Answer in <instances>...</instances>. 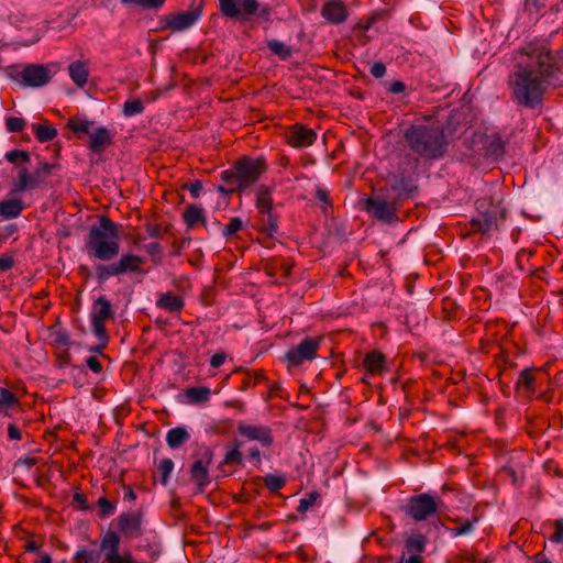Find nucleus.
<instances>
[{"label": "nucleus", "mask_w": 563, "mask_h": 563, "mask_svg": "<svg viewBox=\"0 0 563 563\" xmlns=\"http://www.w3.org/2000/svg\"><path fill=\"white\" fill-rule=\"evenodd\" d=\"M558 70L556 60L548 41L526 43L518 52V62L507 84L517 107L541 113L544 95Z\"/></svg>", "instance_id": "1"}, {"label": "nucleus", "mask_w": 563, "mask_h": 563, "mask_svg": "<svg viewBox=\"0 0 563 563\" xmlns=\"http://www.w3.org/2000/svg\"><path fill=\"white\" fill-rule=\"evenodd\" d=\"M404 139L415 154L427 161L442 158L449 146L445 132L440 126L413 124L405 131Z\"/></svg>", "instance_id": "2"}, {"label": "nucleus", "mask_w": 563, "mask_h": 563, "mask_svg": "<svg viewBox=\"0 0 563 563\" xmlns=\"http://www.w3.org/2000/svg\"><path fill=\"white\" fill-rule=\"evenodd\" d=\"M119 228L120 225L109 217L101 216L99 225H92L86 236L85 246L88 255L102 262L117 257L120 252Z\"/></svg>", "instance_id": "3"}, {"label": "nucleus", "mask_w": 563, "mask_h": 563, "mask_svg": "<svg viewBox=\"0 0 563 563\" xmlns=\"http://www.w3.org/2000/svg\"><path fill=\"white\" fill-rule=\"evenodd\" d=\"M477 214L470 221L473 232L487 234L497 230L499 222L506 218V209L500 201L492 197H483L476 200Z\"/></svg>", "instance_id": "4"}, {"label": "nucleus", "mask_w": 563, "mask_h": 563, "mask_svg": "<svg viewBox=\"0 0 563 563\" xmlns=\"http://www.w3.org/2000/svg\"><path fill=\"white\" fill-rule=\"evenodd\" d=\"M444 504L441 498L429 493H421L409 497L402 506L404 512L415 521H427L438 516Z\"/></svg>", "instance_id": "5"}, {"label": "nucleus", "mask_w": 563, "mask_h": 563, "mask_svg": "<svg viewBox=\"0 0 563 563\" xmlns=\"http://www.w3.org/2000/svg\"><path fill=\"white\" fill-rule=\"evenodd\" d=\"M233 173L240 181V186L244 191L254 186L260 177L266 173L267 163L264 157H251L243 155L239 157L232 165Z\"/></svg>", "instance_id": "6"}, {"label": "nucleus", "mask_w": 563, "mask_h": 563, "mask_svg": "<svg viewBox=\"0 0 563 563\" xmlns=\"http://www.w3.org/2000/svg\"><path fill=\"white\" fill-rule=\"evenodd\" d=\"M54 168L55 165L48 162H40L33 173H30L27 167L22 166L12 184L11 192L21 194L43 187Z\"/></svg>", "instance_id": "7"}, {"label": "nucleus", "mask_w": 563, "mask_h": 563, "mask_svg": "<svg viewBox=\"0 0 563 563\" xmlns=\"http://www.w3.org/2000/svg\"><path fill=\"white\" fill-rule=\"evenodd\" d=\"M144 263V257L131 253H124L117 262L108 265H96V278L99 283H103L112 276H120L126 273H143L141 266Z\"/></svg>", "instance_id": "8"}, {"label": "nucleus", "mask_w": 563, "mask_h": 563, "mask_svg": "<svg viewBox=\"0 0 563 563\" xmlns=\"http://www.w3.org/2000/svg\"><path fill=\"white\" fill-rule=\"evenodd\" d=\"M220 13L228 19L247 22L260 8L257 0H218Z\"/></svg>", "instance_id": "9"}, {"label": "nucleus", "mask_w": 563, "mask_h": 563, "mask_svg": "<svg viewBox=\"0 0 563 563\" xmlns=\"http://www.w3.org/2000/svg\"><path fill=\"white\" fill-rule=\"evenodd\" d=\"M400 208L398 199L386 201L382 195L368 197L364 201V210L371 213L375 219L385 223H391L397 220V212Z\"/></svg>", "instance_id": "10"}, {"label": "nucleus", "mask_w": 563, "mask_h": 563, "mask_svg": "<svg viewBox=\"0 0 563 563\" xmlns=\"http://www.w3.org/2000/svg\"><path fill=\"white\" fill-rule=\"evenodd\" d=\"M9 76L30 87H42L51 80L49 69L41 64L26 65L22 70L15 66L10 67Z\"/></svg>", "instance_id": "11"}, {"label": "nucleus", "mask_w": 563, "mask_h": 563, "mask_svg": "<svg viewBox=\"0 0 563 563\" xmlns=\"http://www.w3.org/2000/svg\"><path fill=\"white\" fill-rule=\"evenodd\" d=\"M322 341L321 336H306L298 345L286 352L285 361L291 366H300L303 362L313 361Z\"/></svg>", "instance_id": "12"}, {"label": "nucleus", "mask_w": 563, "mask_h": 563, "mask_svg": "<svg viewBox=\"0 0 563 563\" xmlns=\"http://www.w3.org/2000/svg\"><path fill=\"white\" fill-rule=\"evenodd\" d=\"M90 318L93 334L98 339L107 338L106 321L114 318V311L106 297L101 296L95 300Z\"/></svg>", "instance_id": "13"}, {"label": "nucleus", "mask_w": 563, "mask_h": 563, "mask_svg": "<svg viewBox=\"0 0 563 563\" xmlns=\"http://www.w3.org/2000/svg\"><path fill=\"white\" fill-rule=\"evenodd\" d=\"M202 7L199 5L189 11H181L174 14H168L163 18L164 24L162 30L169 29L173 32H181L191 27L200 19Z\"/></svg>", "instance_id": "14"}, {"label": "nucleus", "mask_w": 563, "mask_h": 563, "mask_svg": "<svg viewBox=\"0 0 563 563\" xmlns=\"http://www.w3.org/2000/svg\"><path fill=\"white\" fill-rule=\"evenodd\" d=\"M212 460V450L205 446L200 457L195 461L190 467V478L197 484L199 492H203L205 487L210 483L209 466Z\"/></svg>", "instance_id": "15"}, {"label": "nucleus", "mask_w": 563, "mask_h": 563, "mask_svg": "<svg viewBox=\"0 0 563 563\" xmlns=\"http://www.w3.org/2000/svg\"><path fill=\"white\" fill-rule=\"evenodd\" d=\"M119 532L125 539H136L143 534V515L141 511H125L117 518Z\"/></svg>", "instance_id": "16"}, {"label": "nucleus", "mask_w": 563, "mask_h": 563, "mask_svg": "<svg viewBox=\"0 0 563 563\" xmlns=\"http://www.w3.org/2000/svg\"><path fill=\"white\" fill-rule=\"evenodd\" d=\"M288 145L295 148H305L311 146L317 140L314 130L303 124L296 123L288 128L285 134Z\"/></svg>", "instance_id": "17"}, {"label": "nucleus", "mask_w": 563, "mask_h": 563, "mask_svg": "<svg viewBox=\"0 0 563 563\" xmlns=\"http://www.w3.org/2000/svg\"><path fill=\"white\" fill-rule=\"evenodd\" d=\"M238 432L250 441L260 442L265 448H269L274 443L272 429L267 426L247 424L241 421L238 423Z\"/></svg>", "instance_id": "18"}, {"label": "nucleus", "mask_w": 563, "mask_h": 563, "mask_svg": "<svg viewBox=\"0 0 563 563\" xmlns=\"http://www.w3.org/2000/svg\"><path fill=\"white\" fill-rule=\"evenodd\" d=\"M542 374L536 368H526L520 372L516 382V390L526 398H531L538 390Z\"/></svg>", "instance_id": "19"}, {"label": "nucleus", "mask_w": 563, "mask_h": 563, "mask_svg": "<svg viewBox=\"0 0 563 563\" xmlns=\"http://www.w3.org/2000/svg\"><path fill=\"white\" fill-rule=\"evenodd\" d=\"M321 15L329 23L340 24L347 19V9L341 0H328L321 8Z\"/></svg>", "instance_id": "20"}, {"label": "nucleus", "mask_w": 563, "mask_h": 563, "mask_svg": "<svg viewBox=\"0 0 563 563\" xmlns=\"http://www.w3.org/2000/svg\"><path fill=\"white\" fill-rule=\"evenodd\" d=\"M113 143V135L106 126H100L90 133L88 147L97 154H101Z\"/></svg>", "instance_id": "21"}, {"label": "nucleus", "mask_w": 563, "mask_h": 563, "mask_svg": "<svg viewBox=\"0 0 563 563\" xmlns=\"http://www.w3.org/2000/svg\"><path fill=\"white\" fill-rule=\"evenodd\" d=\"M363 366L368 376L380 375L386 371V357L379 351H371L363 358Z\"/></svg>", "instance_id": "22"}, {"label": "nucleus", "mask_w": 563, "mask_h": 563, "mask_svg": "<svg viewBox=\"0 0 563 563\" xmlns=\"http://www.w3.org/2000/svg\"><path fill=\"white\" fill-rule=\"evenodd\" d=\"M220 179L223 181V185L217 186V191L224 195L231 196L234 192H244V189L240 186V181L236 177V174L233 173V168H229L222 170L220 174Z\"/></svg>", "instance_id": "23"}, {"label": "nucleus", "mask_w": 563, "mask_h": 563, "mask_svg": "<svg viewBox=\"0 0 563 563\" xmlns=\"http://www.w3.org/2000/svg\"><path fill=\"white\" fill-rule=\"evenodd\" d=\"M68 75L77 87L84 88L89 77L88 62L75 60L70 63L68 66Z\"/></svg>", "instance_id": "24"}, {"label": "nucleus", "mask_w": 563, "mask_h": 563, "mask_svg": "<svg viewBox=\"0 0 563 563\" xmlns=\"http://www.w3.org/2000/svg\"><path fill=\"white\" fill-rule=\"evenodd\" d=\"M156 306L167 312L178 313L184 309L185 301L183 297L167 291L159 295L158 299L156 300Z\"/></svg>", "instance_id": "25"}, {"label": "nucleus", "mask_w": 563, "mask_h": 563, "mask_svg": "<svg viewBox=\"0 0 563 563\" xmlns=\"http://www.w3.org/2000/svg\"><path fill=\"white\" fill-rule=\"evenodd\" d=\"M183 220L188 229H194L199 223L207 227L205 210L198 205L188 206L183 213Z\"/></svg>", "instance_id": "26"}, {"label": "nucleus", "mask_w": 563, "mask_h": 563, "mask_svg": "<svg viewBox=\"0 0 563 563\" xmlns=\"http://www.w3.org/2000/svg\"><path fill=\"white\" fill-rule=\"evenodd\" d=\"M24 205L21 199H8L0 201V216L4 219L18 218Z\"/></svg>", "instance_id": "27"}, {"label": "nucleus", "mask_w": 563, "mask_h": 563, "mask_svg": "<svg viewBox=\"0 0 563 563\" xmlns=\"http://www.w3.org/2000/svg\"><path fill=\"white\" fill-rule=\"evenodd\" d=\"M189 404H205L210 399L211 390L207 386L189 387L185 390Z\"/></svg>", "instance_id": "28"}, {"label": "nucleus", "mask_w": 563, "mask_h": 563, "mask_svg": "<svg viewBox=\"0 0 563 563\" xmlns=\"http://www.w3.org/2000/svg\"><path fill=\"white\" fill-rule=\"evenodd\" d=\"M190 435L186 428L176 427L168 430L166 434V442L170 449H177L189 440Z\"/></svg>", "instance_id": "29"}, {"label": "nucleus", "mask_w": 563, "mask_h": 563, "mask_svg": "<svg viewBox=\"0 0 563 563\" xmlns=\"http://www.w3.org/2000/svg\"><path fill=\"white\" fill-rule=\"evenodd\" d=\"M256 208L258 212L273 209L272 189L267 185H261L256 190Z\"/></svg>", "instance_id": "30"}, {"label": "nucleus", "mask_w": 563, "mask_h": 563, "mask_svg": "<svg viewBox=\"0 0 563 563\" xmlns=\"http://www.w3.org/2000/svg\"><path fill=\"white\" fill-rule=\"evenodd\" d=\"M261 214V228L271 238H273L278 231V217L273 213V209H268L266 212H260Z\"/></svg>", "instance_id": "31"}, {"label": "nucleus", "mask_w": 563, "mask_h": 563, "mask_svg": "<svg viewBox=\"0 0 563 563\" xmlns=\"http://www.w3.org/2000/svg\"><path fill=\"white\" fill-rule=\"evenodd\" d=\"M32 130L36 140L41 143L52 141L57 136V130L47 122L43 124H32Z\"/></svg>", "instance_id": "32"}, {"label": "nucleus", "mask_w": 563, "mask_h": 563, "mask_svg": "<svg viewBox=\"0 0 563 563\" xmlns=\"http://www.w3.org/2000/svg\"><path fill=\"white\" fill-rule=\"evenodd\" d=\"M505 142L498 134L493 135L486 146V155L494 159L503 158L505 155Z\"/></svg>", "instance_id": "33"}, {"label": "nucleus", "mask_w": 563, "mask_h": 563, "mask_svg": "<svg viewBox=\"0 0 563 563\" xmlns=\"http://www.w3.org/2000/svg\"><path fill=\"white\" fill-rule=\"evenodd\" d=\"M20 406L19 398L9 389L0 387V412L9 416L8 410Z\"/></svg>", "instance_id": "34"}, {"label": "nucleus", "mask_w": 563, "mask_h": 563, "mask_svg": "<svg viewBox=\"0 0 563 563\" xmlns=\"http://www.w3.org/2000/svg\"><path fill=\"white\" fill-rule=\"evenodd\" d=\"M393 189L398 191V196L395 199H398V202H400L404 197L413 198L415 194L418 191V186L412 185L402 177L393 185Z\"/></svg>", "instance_id": "35"}, {"label": "nucleus", "mask_w": 563, "mask_h": 563, "mask_svg": "<svg viewBox=\"0 0 563 563\" xmlns=\"http://www.w3.org/2000/svg\"><path fill=\"white\" fill-rule=\"evenodd\" d=\"M242 443L239 440L232 442V448L229 449L224 455L222 464L224 465H241L243 463V455L240 451Z\"/></svg>", "instance_id": "36"}, {"label": "nucleus", "mask_w": 563, "mask_h": 563, "mask_svg": "<svg viewBox=\"0 0 563 563\" xmlns=\"http://www.w3.org/2000/svg\"><path fill=\"white\" fill-rule=\"evenodd\" d=\"M268 49L280 59L286 60L291 57L292 48L278 40L267 41Z\"/></svg>", "instance_id": "37"}, {"label": "nucleus", "mask_w": 563, "mask_h": 563, "mask_svg": "<svg viewBox=\"0 0 563 563\" xmlns=\"http://www.w3.org/2000/svg\"><path fill=\"white\" fill-rule=\"evenodd\" d=\"M478 521L477 517H473L472 519L462 520L460 518L455 519L454 522L457 523L456 527L451 528L450 531L453 536L459 537L466 533H470L474 525Z\"/></svg>", "instance_id": "38"}, {"label": "nucleus", "mask_w": 563, "mask_h": 563, "mask_svg": "<svg viewBox=\"0 0 563 563\" xmlns=\"http://www.w3.org/2000/svg\"><path fill=\"white\" fill-rule=\"evenodd\" d=\"M97 505L99 507L98 516L101 519H107L115 512L117 503L109 500L106 496L99 497Z\"/></svg>", "instance_id": "39"}, {"label": "nucleus", "mask_w": 563, "mask_h": 563, "mask_svg": "<svg viewBox=\"0 0 563 563\" xmlns=\"http://www.w3.org/2000/svg\"><path fill=\"white\" fill-rule=\"evenodd\" d=\"M427 543V538L421 533L411 534L406 540V549L408 552L416 551L418 553L424 551V547Z\"/></svg>", "instance_id": "40"}, {"label": "nucleus", "mask_w": 563, "mask_h": 563, "mask_svg": "<svg viewBox=\"0 0 563 563\" xmlns=\"http://www.w3.org/2000/svg\"><path fill=\"white\" fill-rule=\"evenodd\" d=\"M263 379H265V374L263 371H256L254 374L245 371V376L241 382L240 390L245 391L249 388L256 386Z\"/></svg>", "instance_id": "41"}, {"label": "nucleus", "mask_w": 563, "mask_h": 563, "mask_svg": "<svg viewBox=\"0 0 563 563\" xmlns=\"http://www.w3.org/2000/svg\"><path fill=\"white\" fill-rule=\"evenodd\" d=\"M375 22V18H368L366 20H361L355 26L354 32L358 41L362 44H366L369 41V37L366 36V32L372 27Z\"/></svg>", "instance_id": "42"}, {"label": "nucleus", "mask_w": 563, "mask_h": 563, "mask_svg": "<svg viewBox=\"0 0 563 563\" xmlns=\"http://www.w3.org/2000/svg\"><path fill=\"white\" fill-rule=\"evenodd\" d=\"M4 157L12 164H26L31 161L30 153L22 150L9 151L4 154Z\"/></svg>", "instance_id": "43"}, {"label": "nucleus", "mask_w": 563, "mask_h": 563, "mask_svg": "<svg viewBox=\"0 0 563 563\" xmlns=\"http://www.w3.org/2000/svg\"><path fill=\"white\" fill-rule=\"evenodd\" d=\"M122 111L125 117H134L144 111V106L139 99H131L124 102Z\"/></svg>", "instance_id": "44"}, {"label": "nucleus", "mask_w": 563, "mask_h": 563, "mask_svg": "<svg viewBox=\"0 0 563 563\" xmlns=\"http://www.w3.org/2000/svg\"><path fill=\"white\" fill-rule=\"evenodd\" d=\"M320 498V494L317 490L310 492L305 498L299 500V505L297 507V512L305 514L307 512Z\"/></svg>", "instance_id": "45"}, {"label": "nucleus", "mask_w": 563, "mask_h": 563, "mask_svg": "<svg viewBox=\"0 0 563 563\" xmlns=\"http://www.w3.org/2000/svg\"><path fill=\"white\" fill-rule=\"evenodd\" d=\"M158 473L161 474V482L163 485H166L168 483L170 473L174 470V462L169 457L163 459L158 466H157Z\"/></svg>", "instance_id": "46"}, {"label": "nucleus", "mask_w": 563, "mask_h": 563, "mask_svg": "<svg viewBox=\"0 0 563 563\" xmlns=\"http://www.w3.org/2000/svg\"><path fill=\"white\" fill-rule=\"evenodd\" d=\"M123 4L141 7L146 9H156L162 7L166 0H120Z\"/></svg>", "instance_id": "47"}, {"label": "nucleus", "mask_w": 563, "mask_h": 563, "mask_svg": "<svg viewBox=\"0 0 563 563\" xmlns=\"http://www.w3.org/2000/svg\"><path fill=\"white\" fill-rule=\"evenodd\" d=\"M285 478L278 475L268 474L264 477L265 486L272 492L282 489L285 486Z\"/></svg>", "instance_id": "48"}, {"label": "nucleus", "mask_w": 563, "mask_h": 563, "mask_svg": "<svg viewBox=\"0 0 563 563\" xmlns=\"http://www.w3.org/2000/svg\"><path fill=\"white\" fill-rule=\"evenodd\" d=\"M243 228V222L240 218L234 217L230 219V222L223 227L222 234L229 239L235 235V233Z\"/></svg>", "instance_id": "49"}, {"label": "nucleus", "mask_w": 563, "mask_h": 563, "mask_svg": "<svg viewBox=\"0 0 563 563\" xmlns=\"http://www.w3.org/2000/svg\"><path fill=\"white\" fill-rule=\"evenodd\" d=\"M92 125V122L88 120H77V119H69L67 122V126L73 130L75 133H89L90 126Z\"/></svg>", "instance_id": "50"}, {"label": "nucleus", "mask_w": 563, "mask_h": 563, "mask_svg": "<svg viewBox=\"0 0 563 563\" xmlns=\"http://www.w3.org/2000/svg\"><path fill=\"white\" fill-rule=\"evenodd\" d=\"M5 126L9 132H20L25 126V120L18 117H8L5 119Z\"/></svg>", "instance_id": "51"}, {"label": "nucleus", "mask_w": 563, "mask_h": 563, "mask_svg": "<svg viewBox=\"0 0 563 563\" xmlns=\"http://www.w3.org/2000/svg\"><path fill=\"white\" fill-rule=\"evenodd\" d=\"M54 344L59 347H68L71 344L70 336L66 331H56L54 334Z\"/></svg>", "instance_id": "52"}, {"label": "nucleus", "mask_w": 563, "mask_h": 563, "mask_svg": "<svg viewBox=\"0 0 563 563\" xmlns=\"http://www.w3.org/2000/svg\"><path fill=\"white\" fill-rule=\"evenodd\" d=\"M145 251L152 257V261L154 263L159 262V257L162 255L163 250L158 242H152V243L145 245Z\"/></svg>", "instance_id": "53"}, {"label": "nucleus", "mask_w": 563, "mask_h": 563, "mask_svg": "<svg viewBox=\"0 0 563 563\" xmlns=\"http://www.w3.org/2000/svg\"><path fill=\"white\" fill-rule=\"evenodd\" d=\"M554 533L550 537V540L554 543H563V518L554 521Z\"/></svg>", "instance_id": "54"}, {"label": "nucleus", "mask_w": 563, "mask_h": 563, "mask_svg": "<svg viewBox=\"0 0 563 563\" xmlns=\"http://www.w3.org/2000/svg\"><path fill=\"white\" fill-rule=\"evenodd\" d=\"M183 189L189 190L192 198H198L200 196V192L202 190V183L200 180H195L189 184H184Z\"/></svg>", "instance_id": "55"}, {"label": "nucleus", "mask_w": 563, "mask_h": 563, "mask_svg": "<svg viewBox=\"0 0 563 563\" xmlns=\"http://www.w3.org/2000/svg\"><path fill=\"white\" fill-rule=\"evenodd\" d=\"M56 360L59 367H65L70 365L71 356L69 352L66 349H64L62 351L56 352Z\"/></svg>", "instance_id": "56"}, {"label": "nucleus", "mask_w": 563, "mask_h": 563, "mask_svg": "<svg viewBox=\"0 0 563 563\" xmlns=\"http://www.w3.org/2000/svg\"><path fill=\"white\" fill-rule=\"evenodd\" d=\"M14 266V258L10 254L0 255V272H8Z\"/></svg>", "instance_id": "57"}, {"label": "nucleus", "mask_w": 563, "mask_h": 563, "mask_svg": "<svg viewBox=\"0 0 563 563\" xmlns=\"http://www.w3.org/2000/svg\"><path fill=\"white\" fill-rule=\"evenodd\" d=\"M73 504H77L78 508L81 509V510H88L89 509L87 497H86V495L84 493H80V492L74 493V495H73Z\"/></svg>", "instance_id": "58"}, {"label": "nucleus", "mask_w": 563, "mask_h": 563, "mask_svg": "<svg viewBox=\"0 0 563 563\" xmlns=\"http://www.w3.org/2000/svg\"><path fill=\"white\" fill-rule=\"evenodd\" d=\"M145 231L152 238L161 239L163 236V229L157 223H146Z\"/></svg>", "instance_id": "59"}, {"label": "nucleus", "mask_w": 563, "mask_h": 563, "mask_svg": "<svg viewBox=\"0 0 563 563\" xmlns=\"http://www.w3.org/2000/svg\"><path fill=\"white\" fill-rule=\"evenodd\" d=\"M16 232H18V227H16V224H13V223L0 228V241H4V240L11 238Z\"/></svg>", "instance_id": "60"}, {"label": "nucleus", "mask_w": 563, "mask_h": 563, "mask_svg": "<svg viewBox=\"0 0 563 563\" xmlns=\"http://www.w3.org/2000/svg\"><path fill=\"white\" fill-rule=\"evenodd\" d=\"M369 73L375 78H382L386 74V66L382 62H375L372 65Z\"/></svg>", "instance_id": "61"}, {"label": "nucleus", "mask_w": 563, "mask_h": 563, "mask_svg": "<svg viewBox=\"0 0 563 563\" xmlns=\"http://www.w3.org/2000/svg\"><path fill=\"white\" fill-rule=\"evenodd\" d=\"M8 438L12 441L22 440V430L15 423H9Z\"/></svg>", "instance_id": "62"}, {"label": "nucleus", "mask_w": 563, "mask_h": 563, "mask_svg": "<svg viewBox=\"0 0 563 563\" xmlns=\"http://www.w3.org/2000/svg\"><path fill=\"white\" fill-rule=\"evenodd\" d=\"M86 365L96 374H99L102 372V364L96 356H89L86 360Z\"/></svg>", "instance_id": "63"}, {"label": "nucleus", "mask_w": 563, "mask_h": 563, "mask_svg": "<svg viewBox=\"0 0 563 563\" xmlns=\"http://www.w3.org/2000/svg\"><path fill=\"white\" fill-rule=\"evenodd\" d=\"M225 358L227 354L224 352H218L212 355L210 360V366L213 368H218L225 362Z\"/></svg>", "instance_id": "64"}]
</instances>
